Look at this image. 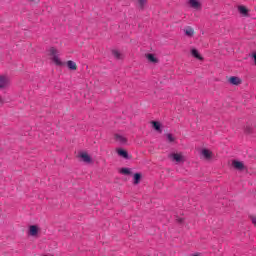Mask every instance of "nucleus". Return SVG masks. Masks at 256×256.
Returning a JSON list of instances; mask_svg holds the SVG:
<instances>
[{
  "instance_id": "nucleus-1",
  "label": "nucleus",
  "mask_w": 256,
  "mask_h": 256,
  "mask_svg": "<svg viewBox=\"0 0 256 256\" xmlns=\"http://www.w3.org/2000/svg\"><path fill=\"white\" fill-rule=\"evenodd\" d=\"M49 54L51 55L52 61H54L55 65H58V66L63 65V62H61V60L59 59L58 51L57 49H55V47H51L49 49Z\"/></svg>"
},
{
  "instance_id": "nucleus-2",
  "label": "nucleus",
  "mask_w": 256,
  "mask_h": 256,
  "mask_svg": "<svg viewBox=\"0 0 256 256\" xmlns=\"http://www.w3.org/2000/svg\"><path fill=\"white\" fill-rule=\"evenodd\" d=\"M232 165L234 169H237L238 171H243V169H245V164H243L241 161L234 160Z\"/></svg>"
},
{
  "instance_id": "nucleus-3",
  "label": "nucleus",
  "mask_w": 256,
  "mask_h": 256,
  "mask_svg": "<svg viewBox=\"0 0 256 256\" xmlns=\"http://www.w3.org/2000/svg\"><path fill=\"white\" fill-rule=\"evenodd\" d=\"M170 159H172V161H176V163H182L183 161V155L181 154H177V153H173L170 154Z\"/></svg>"
},
{
  "instance_id": "nucleus-4",
  "label": "nucleus",
  "mask_w": 256,
  "mask_h": 256,
  "mask_svg": "<svg viewBox=\"0 0 256 256\" xmlns=\"http://www.w3.org/2000/svg\"><path fill=\"white\" fill-rule=\"evenodd\" d=\"M9 84V79L6 76H0V89H5Z\"/></svg>"
},
{
  "instance_id": "nucleus-5",
  "label": "nucleus",
  "mask_w": 256,
  "mask_h": 256,
  "mask_svg": "<svg viewBox=\"0 0 256 256\" xmlns=\"http://www.w3.org/2000/svg\"><path fill=\"white\" fill-rule=\"evenodd\" d=\"M115 141L120 143V145H125V143H127V138L123 135L115 134Z\"/></svg>"
},
{
  "instance_id": "nucleus-6",
  "label": "nucleus",
  "mask_w": 256,
  "mask_h": 256,
  "mask_svg": "<svg viewBox=\"0 0 256 256\" xmlns=\"http://www.w3.org/2000/svg\"><path fill=\"white\" fill-rule=\"evenodd\" d=\"M190 7H192V9H201V2L197 1V0H190Z\"/></svg>"
},
{
  "instance_id": "nucleus-7",
  "label": "nucleus",
  "mask_w": 256,
  "mask_h": 256,
  "mask_svg": "<svg viewBox=\"0 0 256 256\" xmlns=\"http://www.w3.org/2000/svg\"><path fill=\"white\" fill-rule=\"evenodd\" d=\"M39 233V228L35 225L30 226L29 228V235H31L32 237H35V235H37Z\"/></svg>"
},
{
  "instance_id": "nucleus-8",
  "label": "nucleus",
  "mask_w": 256,
  "mask_h": 256,
  "mask_svg": "<svg viewBox=\"0 0 256 256\" xmlns=\"http://www.w3.org/2000/svg\"><path fill=\"white\" fill-rule=\"evenodd\" d=\"M152 127L155 129V131H158V133H163V130L161 129V123L157 121H152Z\"/></svg>"
},
{
  "instance_id": "nucleus-9",
  "label": "nucleus",
  "mask_w": 256,
  "mask_h": 256,
  "mask_svg": "<svg viewBox=\"0 0 256 256\" xmlns=\"http://www.w3.org/2000/svg\"><path fill=\"white\" fill-rule=\"evenodd\" d=\"M184 33L187 37H193V35H195V30L188 26L184 29Z\"/></svg>"
},
{
  "instance_id": "nucleus-10",
  "label": "nucleus",
  "mask_w": 256,
  "mask_h": 256,
  "mask_svg": "<svg viewBox=\"0 0 256 256\" xmlns=\"http://www.w3.org/2000/svg\"><path fill=\"white\" fill-rule=\"evenodd\" d=\"M229 81L231 85H241V79H239L237 76L230 77Z\"/></svg>"
},
{
  "instance_id": "nucleus-11",
  "label": "nucleus",
  "mask_w": 256,
  "mask_h": 256,
  "mask_svg": "<svg viewBox=\"0 0 256 256\" xmlns=\"http://www.w3.org/2000/svg\"><path fill=\"white\" fill-rule=\"evenodd\" d=\"M67 67L70 69V71H77V64L72 60L67 62Z\"/></svg>"
},
{
  "instance_id": "nucleus-12",
  "label": "nucleus",
  "mask_w": 256,
  "mask_h": 256,
  "mask_svg": "<svg viewBox=\"0 0 256 256\" xmlns=\"http://www.w3.org/2000/svg\"><path fill=\"white\" fill-rule=\"evenodd\" d=\"M117 153L120 157H123L124 159H129V153L124 149H118Z\"/></svg>"
},
{
  "instance_id": "nucleus-13",
  "label": "nucleus",
  "mask_w": 256,
  "mask_h": 256,
  "mask_svg": "<svg viewBox=\"0 0 256 256\" xmlns=\"http://www.w3.org/2000/svg\"><path fill=\"white\" fill-rule=\"evenodd\" d=\"M82 161H84V163H91L92 159H91V156H89V154L87 153H82L80 155Z\"/></svg>"
},
{
  "instance_id": "nucleus-14",
  "label": "nucleus",
  "mask_w": 256,
  "mask_h": 256,
  "mask_svg": "<svg viewBox=\"0 0 256 256\" xmlns=\"http://www.w3.org/2000/svg\"><path fill=\"white\" fill-rule=\"evenodd\" d=\"M238 11L241 15H244V17H247V15H249V11L245 6H239Z\"/></svg>"
},
{
  "instance_id": "nucleus-15",
  "label": "nucleus",
  "mask_w": 256,
  "mask_h": 256,
  "mask_svg": "<svg viewBox=\"0 0 256 256\" xmlns=\"http://www.w3.org/2000/svg\"><path fill=\"white\" fill-rule=\"evenodd\" d=\"M191 54L195 57V59H199L200 61L203 59V57H201V54H199V51L197 49H192Z\"/></svg>"
},
{
  "instance_id": "nucleus-16",
  "label": "nucleus",
  "mask_w": 256,
  "mask_h": 256,
  "mask_svg": "<svg viewBox=\"0 0 256 256\" xmlns=\"http://www.w3.org/2000/svg\"><path fill=\"white\" fill-rule=\"evenodd\" d=\"M134 185H139L141 183V173L134 174Z\"/></svg>"
},
{
  "instance_id": "nucleus-17",
  "label": "nucleus",
  "mask_w": 256,
  "mask_h": 256,
  "mask_svg": "<svg viewBox=\"0 0 256 256\" xmlns=\"http://www.w3.org/2000/svg\"><path fill=\"white\" fill-rule=\"evenodd\" d=\"M202 155L205 159H211V151H209L208 149H203L202 150Z\"/></svg>"
},
{
  "instance_id": "nucleus-18",
  "label": "nucleus",
  "mask_w": 256,
  "mask_h": 256,
  "mask_svg": "<svg viewBox=\"0 0 256 256\" xmlns=\"http://www.w3.org/2000/svg\"><path fill=\"white\" fill-rule=\"evenodd\" d=\"M147 59L150 61V63H157V58H155V55L153 54H147Z\"/></svg>"
},
{
  "instance_id": "nucleus-19",
  "label": "nucleus",
  "mask_w": 256,
  "mask_h": 256,
  "mask_svg": "<svg viewBox=\"0 0 256 256\" xmlns=\"http://www.w3.org/2000/svg\"><path fill=\"white\" fill-rule=\"evenodd\" d=\"M120 173L122 175H131V169H129V168H121Z\"/></svg>"
},
{
  "instance_id": "nucleus-20",
  "label": "nucleus",
  "mask_w": 256,
  "mask_h": 256,
  "mask_svg": "<svg viewBox=\"0 0 256 256\" xmlns=\"http://www.w3.org/2000/svg\"><path fill=\"white\" fill-rule=\"evenodd\" d=\"M112 55L115 57V59H121V53L117 50H113Z\"/></svg>"
},
{
  "instance_id": "nucleus-21",
  "label": "nucleus",
  "mask_w": 256,
  "mask_h": 256,
  "mask_svg": "<svg viewBox=\"0 0 256 256\" xmlns=\"http://www.w3.org/2000/svg\"><path fill=\"white\" fill-rule=\"evenodd\" d=\"M166 137H167L169 143H173V141H175V138L173 137V134H167Z\"/></svg>"
},
{
  "instance_id": "nucleus-22",
  "label": "nucleus",
  "mask_w": 256,
  "mask_h": 256,
  "mask_svg": "<svg viewBox=\"0 0 256 256\" xmlns=\"http://www.w3.org/2000/svg\"><path fill=\"white\" fill-rule=\"evenodd\" d=\"M138 3L140 8L143 9L145 7V3H147V0H139Z\"/></svg>"
},
{
  "instance_id": "nucleus-23",
  "label": "nucleus",
  "mask_w": 256,
  "mask_h": 256,
  "mask_svg": "<svg viewBox=\"0 0 256 256\" xmlns=\"http://www.w3.org/2000/svg\"><path fill=\"white\" fill-rule=\"evenodd\" d=\"M252 59H254V63L256 65V52L252 53Z\"/></svg>"
},
{
  "instance_id": "nucleus-24",
  "label": "nucleus",
  "mask_w": 256,
  "mask_h": 256,
  "mask_svg": "<svg viewBox=\"0 0 256 256\" xmlns=\"http://www.w3.org/2000/svg\"><path fill=\"white\" fill-rule=\"evenodd\" d=\"M177 221L178 223H183V218H178Z\"/></svg>"
},
{
  "instance_id": "nucleus-25",
  "label": "nucleus",
  "mask_w": 256,
  "mask_h": 256,
  "mask_svg": "<svg viewBox=\"0 0 256 256\" xmlns=\"http://www.w3.org/2000/svg\"><path fill=\"white\" fill-rule=\"evenodd\" d=\"M247 131V133H251V131L250 130H246Z\"/></svg>"
},
{
  "instance_id": "nucleus-26",
  "label": "nucleus",
  "mask_w": 256,
  "mask_h": 256,
  "mask_svg": "<svg viewBox=\"0 0 256 256\" xmlns=\"http://www.w3.org/2000/svg\"><path fill=\"white\" fill-rule=\"evenodd\" d=\"M30 1H37V0H30Z\"/></svg>"
}]
</instances>
